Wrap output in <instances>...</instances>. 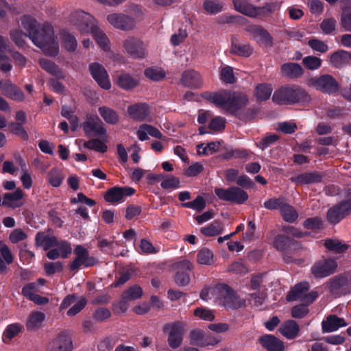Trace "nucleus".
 Here are the masks:
<instances>
[{"mask_svg": "<svg viewBox=\"0 0 351 351\" xmlns=\"http://www.w3.org/2000/svg\"><path fill=\"white\" fill-rule=\"evenodd\" d=\"M21 27L33 43L39 47L45 54L56 56L58 53V45L56 42L52 27L43 25L39 29V23L30 15L25 14L20 18Z\"/></svg>", "mask_w": 351, "mask_h": 351, "instance_id": "nucleus-1", "label": "nucleus"}, {"mask_svg": "<svg viewBox=\"0 0 351 351\" xmlns=\"http://www.w3.org/2000/svg\"><path fill=\"white\" fill-rule=\"evenodd\" d=\"M272 100L279 105H292L300 102H309L311 97L299 86L289 85L277 89L274 93Z\"/></svg>", "mask_w": 351, "mask_h": 351, "instance_id": "nucleus-2", "label": "nucleus"}, {"mask_svg": "<svg viewBox=\"0 0 351 351\" xmlns=\"http://www.w3.org/2000/svg\"><path fill=\"white\" fill-rule=\"evenodd\" d=\"M211 295L219 305L226 308L238 309L245 306V300L241 298L230 286L219 283L213 287Z\"/></svg>", "mask_w": 351, "mask_h": 351, "instance_id": "nucleus-3", "label": "nucleus"}, {"mask_svg": "<svg viewBox=\"0 0 351 351\" xmlns=\"http://www.w3.org/2000/svg\"><path fill=\"white\" fill-rule=\"evenodd\" d=\"M187 324L182 321H176L165 324L162 331L168 335L167 343L172 349H177L182 343Z\"/></svg>", "mask_w": 351, "mask_h": 351, "instance_id": "nucleus-4", "label": "nucleus"}, {"mask_svg": "<svg viewBox=\"0 0 351 351\" xmlns=\"http://www.w3.org/2000/svg\"><path fill=\"white\" fill-rule=\"evenodd\" d=\"M69 21L82 34L89 33L95 29V19L82 10L72 12L69 16Z\"/></svg>", "mask_w": 351, "mask_h": 351, "instance_id": "nucleus-5", "label": "nucleus"}, {"mask_svg": "<svg viewBox=\"0 0 351 351\" xmlns=\"http://www.w3.org/2000/svg\"><path fill=\"white\" fill-rule=\"evenodd\" d=\"M310 286L308 282H302L295 285L288 293L287 300L289 302L300 300L304 304L312 303L318 296L317 291L307 293Z\"/></svg>", "mask_w": 351, "mask_h": 351, "instance_id": "nucleus-6", "label": "nucleus"}, {"mask_svg": "<svg viewBox=\"0 0 351 351\" xmlns=\"http://www.w3.org/2000/svg\"><path fill=\"white\" fill-rule=\"evenodd\" d=\"M306 84L327 94L335 93L339 90L338 82L332 75L328 74L311 77L307 80Z\"/></svg>", "mask_w": 351, "mask_h": 351, "instance_id": "nucleus-7", "label": "nucleus"}, {"mask_svg": "<svg viewBox=\"0 0 351 351\" xmlns=\"http://www.w3.org/2000/svg\"><path fill=\"white\" fill-rule=\"evenodd\" d=\"M215 193L219 199L236 204H242L248 199L247 193L239 186L215 188Z\"/></svg>", "mask_w": 351, "mask_h": 351, "instance_id": "nucleus-8", "label": "nucleus"}, {"mask_svg": "<svg viewBox=\"0 0 351 351\" xmlns=\"http://www.w3.org/2000/svg\"><path fill=\"white\" fill-rule=\"evenodd\" d=\"M123 47L132 58L143 59L147 56L146 45L139 38L128 36L123 40Z\"/></svg>", "mask_w": 351, "mask_h": 351, "instance_id": "nucleus-9", "label": "nucleus"}, {"mask_svg": "<svg viewBox=\"0 0 351 351\" xmlns=\"http://www.w3.org/2000/svg\"><path fill=\"white\" fill-rule=\"evenodd\" d=\"M234 6L239 12L251 17H255L259 14H269L274 12L277 5L274 3H267L263 7L256 8L239 0L234 1Z\"/></svg>", "mask_w": 351, "mask_h": 351, "instance_id": "nucleus-10", "label": "nucleus"}, {"mask_svg": "<svg viewBox=\"0 0 351 351\" xmlns=\"http://www.w3.org/2000/svg\"><path fill=\"white\" fill-rule=\"evenodd\" d=\"M337 261L332 258H322L315 261L311 267V274L315 278L328 277L336 272Z\"/></svg>", "mask_w": 351, "mask_h": 351, "instance_id": "nucleus-11", "label": "nucleus"}, {"mask_svg": "<svg viewBox=\"0 0 351 351\" xmlns=\"http://www.w3.org/2000/svg\"><path fill=\"white\" fill-rule=\"evenodd\" d=\"M73 350L72 339L66 331L58 333L46 345L47 351H73Z\"/></svg>", "mask_w": 351, "mask_h": 351, "instance_id": "nucleus-12", "label": "nucleus"}, {"mask_svg": "<svg viewBox=\"0 0 351 351\" xmlns=\"http://www.w3.org/2000/svg\"><path fill=\"white\" fill-rule=\"evenodd\" d=\"M75 259L70 264L71 271H77L81 266L91 267L97 264V261L93 256H89L88 250L82 245H77L74 250Z\"/></svg>", "mask_w": 351, "mask_h": 351, "instance_id": "nucleus-13", "label": "nucleus"}, {"mask_svg": "<svg viewBox=\"0 0 351 351\" xmlns=\"http://www.w3.org/2000/svg\"><path fill=\"white\" fill-rule=\"evenodd\" d=\"M107 21L114 27L123 31H130L135 27L134 19L123 13L110 14L108 15Z\"/></svg>", "mask_w": 351, "mask_h": 351, "instance_id": "nucleus-14", "label": "nucleus"}, {"mask_svg": "<svg viewBox=\"0 0 351 351\" xmlns=\"http://www.w3.org/2000/svg\"><path fill=\"white\" fill-rule=\"evenodd\" d=\"M351 212V199L341 202L327 213V219L331 223H337Z\"/></svg>", "mask_w": 351, "mask_h": 351, "instance_id": "nucleus-15", "label": "nucleus"}, {"mask_svg": "<svg viewBox=\"0 0 351 351\" xmlns=\"http://www.w3.org/2000/svg\"><path fill=\"white\" fill-rule=\"evenodd\" d=\"M258 43H262L265 47H271L274 45L273 38L267 29L259 25L251 24L245 28Z\"/></svg>", "mask_w": 351, "mask_h": 351, "instance_id": "nucleus-16", "label": "nucleus"}, {"mask_svg": "<svg viewBox=\"0 0 351 351\" xmlns=\"http://www.w3.org/2000/svg\"><path fill=\"white\" fill-rule=\"evenodd\" d=\"M83 130L88 136H97L101 137L106 134V130L103 127V122L97 116L88 117L82 124Z\"/></svg>", "mask_w": 351, "mask_h": 351, "instance_id": "nucleus-17", "label": "nucleus"}, {"mask_svg": "<svg viewBox=\"0 0 351 351\" xmlns=\"http://www.w3.org/2000/svg\"><path fill=\"white\" fill-rule=\"evenodd\" d=\"M189 339L191 345L200 347L215 346L220 342V339L216 338H210L208 341L206 332L199 328L192 330L189 334Z\"/></svg>", "mask_w": 351, "mask_h": 351, "instance_id": "nucleus-18", "label": "nucleus"}, {"mask_svg": "<svg viewBox=\"0 0 351 351\" xmlns=\"http://www.w3.org/2000/svg\"><path fill=\"white\" fill-rule=\"evenodd\" d=\"M230 97L227 104V111L234 115L237 114L248 102L247 96L241 93L230 92Z\"/></svg>", "mask_w": 351, "mask_h": 351, "instance_id": "nucleus-19", "label": "nucleus"}, {"mask_svg": "<svg viewBox=\"0 0 351 351\" xmlns=\"http://www.w3.org/2000/svg\"><path fill=\"white\" fill-rule=\"evenodd\" d=\"M90 72L97 84L104 89L110 88L108 75L104 67L98 63H93L89 66Z\"/></svg>", "mask_w": 351, "mask_h": 351, "instance_id": "nucleus-20", "label": "nucleus"}, {"mask_svg": "<svg viewBox=\"0 0 351 351\" xmlns=\"http://www.w3.org/2000/svg\"><path fill=\"white\" fill-rule=\"evenodd\" d=\"M0 89L3 95L11 99L22 101L25 99L23 92L9 80H1Z\"/></svg>", "mask_w": 351, "mask_h": 351, "instance_id": "nucleus-21", "label": "nucleus"}, {"mask_svg": "<svg viewBox=\"0 0 351 351\" xmlns=\"http://www.w3.org/2000/svg\"><path fill=\"white\" fill-rule=\"evenodd\" d=\"M134 192L132 187H113L106 191L104 199L106 202L114 204L121 201L124 196L132 195Z\"/></svg>", "mask_w": 351, "mask_h": 351, "instance_id": "nucleus-22", "label": "nucleus"}, {"mask_svg": "<svg viewBox=\"0 0 351 351\" xmlns=\"http://www.w3.org/2000/svg\"><path fill=\"white\" fill-rule=\"evenodd\" d=\"M258 341L267 351H284L285 350L283 342L271 335L261 336Z\"/></svg>", "mask_w": 351, "mask_h": 351, "instance_id": "nucleus-23", "label": "nucleus"}, {"mask_svg": "<svg viewBox=\"0 0 351 351\" xmlns=\"http://www.w3.org/2000/svg\"><path fill=\"white\" fill-rule=\"evenodd\" d=\"M323 176L317 172H306L304 173L298 174L292 176L290 178L291 182L298 184H309L313 183L320 182L322 180Z\"/></svg>", "mask_w": 351, "mask_h": 351, "instance_id": "nucleus-24", "label": "nucleus"}, {"mask_svg": "<svg viewBox=\"0 0 351 351\" xmlns=\"http://www.w3.org/2000/svg\"><path fill=\"white\" fill-rule=\"evenodd\" d=\"M281 74L289 79H298L304 74L303 68L298 63L287 62L281 66Z\"/></svg>", "mask_w": 351, "mask_h": 351, "instance_id": "nucleus-25", "label": "nucleus"}, {"mask_svg": "<svg viewBox=\"0 0 351 351\" xmlns=\"http://www.w3.org/2000/svg\"><path fill=\"white\" fill-rule=\"evenodd\" d=\"M347 282L348 278L345 276L338 275L330 278L326 282V289L332 295L345 294L346 293H343L341 289L347 285Z\"/></svg>", "mask_w": 351, "mask_h": 351, "instance_id": "nucleus-26", "label": "nucleus"}, {"mask_svg": "<svg viewBox=\"0 0 351 351\" xmlns=\"http://www.w3.org/2000/svg\"><path fill=\"white\" fill-rule=\"evenodd\" d=\"M180 82L185 86L197 88L202 85V78L198 72L190 69L182 73Z\"/></svg>", "mask_w": 351, "mask_h": 351, "instance_id": "nucleus-27", "label": "nucleus"}, {"mask_svg": "<svg viewBox=\"0 0 351 351\" xmlns=\"http://www.w3.org/2000/svg\"><path fill=\"white\" fill-rule=\"evenodd\" d=\"M346 325L347 324L343 318H339L335 315H328L326 320H324L322 323L324 332H331Z\"/></svg>", "mask_w": 351, "mask_h": 351, "instance_id": "nucleus-28", "label": "nucleus"}, {"mask_svg": "<svg viewBox=\"0 0 351 351\" xmlns=\"http://www.w3.org/2000/svg\"><path fill=\"white\" fill-rule=\"evenodd\" d=\"M350 52L340 49L332 53L330 56V62L332 66L340 69L349 63Z\"/></svg>", "mask_w": 351, "mask_h": 351, "instance_id": "nucleus-29", "label": "nucleus"}, {"mask_svg": "<svg viewBox=\"0 0 351 351\" xmlns=\"http://www.w3.org/2000/svg\"><path fill=\"white\" fill-rule=\"evenodd\" d=\"M128 112L131 118L137 121H143L149 114V107L145 104L130 106Z\"/></svg>", "mask_w": 351, "mask_h": 351, "instance_id": "nucleus-30", "label": "nucleus"}, {"mask_svg": "<svg viewBox=\"0 0 351 351\" xmlns=\"http://www.w3.org/2000/svg\"><path fill=\"white\" fill-rule=\"evenodd\" d=\"M278 330L286 338L292 339L298 335L300 327L296 322L289 319L284 322L280 326Z\"/></svg>", "mask_w": 351, "mask_h": 351, "instance_id": "nucleus-31", "label": "nucleus"}, {"mask_svg": "<svg viewBox=\"0 0 351 351\" xmlns=\"http://www.w3.org/2000/svg\"><path fill=\"white\" fill-rule=\"evenodd\" d=\"M147 134H149L152 137H155L158 139L163 138V135L162 133L154 126L149 124H143L140 125L139 129L137 131V135L139 140H147L149 138Z\"/></svg>", "mask_w": 351, "mask_h": 351, "instance_id": "nucleus-32", "label": "nucleus"}, {"mask_svg": "<svg viewBox=\"0 0 351 351\" xmlns=\"http://www.w3.org/2000/svg\"><path fill=\"white\" fill-rule=\"evenodd\" d=\"M35 240L36 245L43 246L45 250L58 245L57 239L54 236H50L43 232L37 233Z\"/></svg>", "mask_w": 351, "mask_h": 351, "instance_id": "nucleus-33", "label": "nucleus"}, {"mask_svg": "<svg viewBox=\"0 0 351 351\" xmlns=\"http://www.w3.org/2000/svg\"><path fill=\"white\" fill-rule=\"evenodd\" d=\"M254 49L250 43H237L232 42L230 53L242 57H249L253 53Z\"/></svg>", "mask_w": 351, "mask_h": 351, "instance_id": "nucleus-34", "label": "nucleus"}, {"mask_svg": "<svg viewBox=\"0 0 351 351\" xmlns=\"http://www.w3.org/2000/svg\"><path fill=\"white\" fill-rule=\"evenodd\" d=\"M45 318L43 313L39 311L32 312L26 322V328L28 330H34L40 328Z\"/></svg>", "mask_w": 351, "mask_h": 351, "instance_id": "nucleus-35", "label": "nucleus"}, {"mask_svg": "<svg viewBox=\"0 0 351 351\" xmlns=\"http://www.w3.org/2000/svg\"><path fill=\"white\" fill-rule=\"evenodd\" d=\"M117 84L124 90H130L138 85V80L128 73H123L117 76Z\"/></svg>", "mask_w": 351, "mask_h": 351, "instance_id": "nucleus-36", "label": "nucleus"}, {"mask_svg": "<svg viewBox=\"0 0 351 351\" xmlns=\"http://www.w3.org/2000/svg\"><path fill=\"white\" fill-rule=\"evenodd\" d=\"M280 212L283 219L287 222L293 223L298 218L297 210L285 201L280 207Z\"/></svg>", "mask_w": 351, "mask_h": 351, "instance_id": "nucleus-37", "label": "nucleus"}, {"mask_svg": "<svg viewBox=\"0 0 351 351\" xmlns=\"http://www.w3.org/2000/svg\"><path fill=\"white\" fill-rule=\"evenodd\" d=\"M223 226L220 221L215 220L207 227L202 228L201 233L206 237H213L223 232Z\"/></svg>", "mask_w": 351, "mask_h": 351, "instance_id": "nucleus-38", "label": "nucleus"}, {"mask_svg": "<svg viewBox=\"0 0 351 351\" xmlns=\"http://www.w3.org/2000/svg\"><path fill=\"white\" fill-rule=\"evenodd\" d=\"M213 253L208 248L201 249L197 255V261L199 264L211 265L214 263Z\"/></svg>", "mask_w": 351, "mask_h": 351, "instance_id": "nucleus-39", "label": "nucleus"}, {"mask_svg": "<svg viewBox=\"0 0 351 351\" xmlns=\"http://www.w3.org/2000/svg\"><path fill=\"white\" fill-rule=\"evenodd\" d=\"M99 112L101 117L108 123L115 124L119 121L117 113L112 109L102 106L99 108Z\"/></svg>", "mask_w": 351, "mask_h": 351, "instance_id": "nucleus-40", "label": "nucleus"}, {"mask_svg": "<svg viewBox=\"0 0 351 351\" xmlns=\"http://www.w3.org/2000/svg\"><path fill=\"white\" fill-rule=\"evenodd\" d=\"M39 64L42 69L45 70L47 72L56 77H62V72L60 69L53 62L48 59L41 58L39 60Z\"/></svg>", "mask_w": 351, "mask_h": 351, "instance_id": "nucleus-41", "label": "nucleus"}, {"mask_svg": "<svg viewBox=\"0 0 351 351\" xmlns=\"http://www.w3.org/2000/svg\"><path fill=\"white\" fill-rule=\"evenodd\" d=\"M324 246L329 250L332 251L335 253H342L346 252L349 245L343 243L339 240L328 239L325 241Z\"/></svg>", "mask_w": 351, "mask_h": 351, "instance_id": "nucleus-42", "label": "nucleus"}, {"mask_svg": "<svg viewBox=\"0 0 351 351\" xmlns=\"http://www.w3.org/2000/svg\"><path fill=\"white\" fill-rule=\"evenodd\" d=\"M121 295H123L124 300H134L141 298L143 290L141 287L134 285L123 291Z\"/></svg>", "mask_w": 351, "mask_h": 351, "instance_id": "nucleus-43", "label": "nucleus"}, {"mask_svg": "<svg viewBox=\"0 0 351 351\" xmlns=\"http://www.w3.org/2000/svg\"><path fill=\"white\" fill-rule=\"evenodd\" d=\"M62 38L63 40L64 47L69 51H75L77 47V42L75 37L72 34L63 31L62 32Z\"/></svg>", "mask_w": 351, "mask_h": 351, "instance_id": "nucleus-44", "label": "nucleus"}, {"mask_svg": "<svg viewBox=\"0 0 351 351\" xmlns=\"http://www.w3.org/2000/svg\"><path fill=\"white\" fill-rule=\"evenodd\" d=\"M272 93V88L269 84H259L255 90V95L258 101H265L269 98Z\"/></svg>", "mask_w": 351, "mask_h": 351, "instance_id": "nucleus-45", "label": "nucleus"}, {"mask_svg": "<svg viewBox=\"0 0 351 351\" xmlns=\"http://www.w3.org/2000/svg\"><path fill=\"white\" fill-rule=\"evenodd\" d=\"M10 36L12 41L18 47L23 48L25 46V38L28 37V36L21 29H15L10 30Z\"/></svg>", "mask_w": 351, "mask_h": 351, "instance_id": "nucleus-46", "label": "nucleus"}, {"mask_svg": "<svg viewBox=\"0 0 351 351\" xmlns=\"http://www.w3.org/2000/svg\"><path fill=\"white\" fill-rule=\"evenodd\" d=\"M205 10L210 14H216L221 12L223 3L218 0H206L203 3Z\"/></svg>", "mask_w": 351, "mask_h": 351, "instance_id": "nucleus-47", "label": "nucleus"}, {"mask_svg": "<svg viewBox=\"0 0 351 351\" xmlns=\"http://www.w3.org/2000/svg\"><path fill=\"white\" fill-rule=\"evenodd\" d=\"M49 183L54 186L58 187L60 186L63 180L62 171L58 169H52L47 175Z\"/></svg>", "mask_w": 351, "mask_h": 351, "instance_id": "nucleus-48", "label": "nucleus"}, {"mask_svg": "<svg viewBox=\"0 0 351 351\" xmlns=\"http://www.w3.org/2000/svg\"><path fill=\"white\" fill-rule=\"evenodd\" d=\"M322 60L314 56H306L302 59V64L308 70H317L322 66Z\"/></svg>", "mask_w": 351, "mask_h": 351, "instance_id": "nucleus-49", "label": "nucleus"}, {"mask_svg": "<svg viewBox=\"0 0 351 351\" xmlns=\"http://www.w3.org/2000/svg\"><path fill=\"white\" fill-rule=\"evenodd\" d=\"M90 32L93 34L95 39L101 48L104 50H108L109 49V40L108 37L101 30L97 27V25L95 26V29Z\"/></svg>", "mask_w": 351, "mask_h": 351, "instance_id": "nucleus-50", "label": "nucleus"}, {"mask_svg": "<svg viewBox=\"0 0 351 351\" xmlns=\"http://www.w3.org/2000/svg\"><path fill=\"white\" fill-rule=\"evenodd\" d=\"M230 91L227 90L216 93L213 104L219 107H224L227 110V104L230 98Z\"/></svg>", "mask_w": 351, "mask_h": 351, "instance_id": "nucleus-51", "label": "nucleus"}, {"mask_svg": "<svg viewBox=\"0 0 351 351\" xmlns=\"http://www.w3.org/2000/svg\"><path fill=\"white\" fill-rule=\"evenodd\" d=\"M161 187L164 189H178L180 186V179L172 175H165L164 180L161 182Z\"/></svg>", "mask_w": 351, "mask_h": 351, "instance_id": "nucleus-52", "label": "nucleus"}, {"mask_svg": "<svg viewBox=\"0 0 351 351\" xmlns=\"http://www.w3.org/2000/svg\"><path fill=\"white\" fill-rule=\"evenodd\" d=\"M182 205L200 212L206 207V201L203 197L198 195L193 201L183 203Z\"/></svg>", "mask_w": 351, "mask_h": 351, "instance_id": "nucleus-53", "label": "nucleus"}, {"mask_svg": "<svg viewBox=\"0 0 351 351\" xmlns=\"http://www.w3.org/2000/svg\"><path fill=\"white\" fill-rule=\"evenodd\" d=\"M263 274H257L253 276L250 280V287L255 292L266 291V287L263 285Z\"/></svg>", "mask_w": 351, "mask_h": 351, "instance_id": "nucleus-54", "label": "nucleus"}, {"mask_svg": "<svg viewBox=\"0 0 351 351\" xmlns=\"http://www.w3.org/2000/svg\"><path fill=\"white\" fill-rule=\"evenodd\" d=\"M84 147L93 149L97 152L104 153L107 151V146L103 142L98 139H93L84 143Z\"/></svg>", "mask_w": 351, "mask_h": 351, "instance_id": "nucleus-55", "label": "nucleus"}, {"mask_svg": "<svg viewBox=\"0 0 351 351\" xmlns=\"http://www.w3.org/2000/svg\"><path fill=\"white\" fill-rule=\"evenodd\" d=\"M337 21L334 18L324 19L320 23V29L326 34H330L335 31Z\"/></svg>", "mask_w": 351, "mask_h": 351, "instance_id": "nucleus-56", "label": "nucleus"}, {"mask_svg": "<svg viewBox=\"0 0 351 351\" xmlns=\"http://www.w3.org/2000/svg\"><path fill=\"white\" fill-rule=\"evenodd\" d=\"M23 191L20 189H17L13 193H5L3 196V200L2 202V204L3 206H10V202L13 201H17L21 199L23 197Z\"/></svg>", "mask_w": 351, "mask_h": 351, "instance_id": "nucleus-57", "label": "nucleus"}, {"mask_svg": "<svg viewBox=\"0 0 351 351\" xmlns=\"http://www.w3.org/2000/svg\"><path fill=\"white\" fill-rule=\"evenodd\" d=\"M243 18L240 16L222 15L217 18V23L219 25H235L241 23Z\"/></svg>", "mask_w": 351, "mask_h": 351, "instance_id": "nucleus-58", "label": "nucleus"}, {"mask_svg": "<svg viewBox=\"0 0 351 351\" xmlns=\"http://www.w3.org/2000/svg\"><path fill=\"white\" fill-rule=\"evenodd\" d=\"M144 73L147 78L154 81L160 80L165 76V73L162 70L153 67L146 69Z\"/></svg>", "mask_w": 351, "mask_h": 351, "instance_id": "nucleus-59", "label": "nucleus"}, {"mask_svg": "<svg viewBox=\"0 0 351 351\" xmlns=\"http://www.w3.org/2000/svg\"><path fill=\"white\" fill-rule=\"evenodd\" d=\"M291 238L289 237L279 234L275 237L274 246L276 249L281 251H287L289 247Z\"/></svg>", "mask_w": 351, "mask_h": 351, "instance_id": "nucleus-60", "label": "nucleus"}, {"mask_svg": "<svg viewBox=\"0 0 351 351\" xmlns=\"http://www.w3.org/2000/svg\"><path fill=\"white\" fill-rule=\"evenodd\" d=\"M9 129L11 132L20 136L22 139L27 141L28 139V134L21 123L12 122L9 125Z\"/></svg>", "mask_w": 351, "mask_h": 351, "instance_id": "nucleus-61", "label": "nucleus"}, {"mask_svg": "<svg viewBox=\"0 0 351 351\" xmlns=\"http://www.w3.org/2000/svg\"><path fill=\"white\" fill-rule=\"evenodd\" d=\"M308 45L313 50L319 53H326L328 50V45L324 41L317 38L310 39Z\"/></svg>", "mask_w": 351, "mask_h": 351, "instance_id": "nucleus-62", "label": "nucleus"}, {"mask_svg": "<svg viewBox=\"0 0 351 351\" xmlns=\"http://www.w3.org/2000/svg\"><path fill=\"white\" fill-rule=\"evenodd\" d=\"M194 315L206 321H213L215 319L213 311L202 307L195 309Z\"/></svg>", "mask_w": 351, "mask_h": 351, "instance_id": "nucleus-63", "label": "nucleus"}, {"mask_svg": "<svg viewBox=\"0 0 351 351\" xmlns=\"http://www.w3.org/2000/svg\"><path fill=\"white\" fill-rule=\"evenodd\" d=\"M340 25L345 31L351 32V8L341 13Z\"/></svg>", "mask_w": 351, "mask_h": 351, "instance_id": "nucleus-64", "label": "nucleus"}]
</instances>
